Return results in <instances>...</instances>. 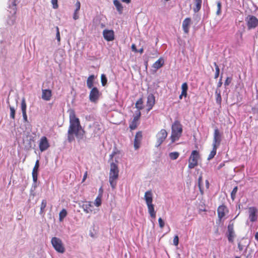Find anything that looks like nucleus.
Here are the masks:
<instances>
[{"label":"nucleus","mask_w":258,"mask_h":258,"mask_svg":"<svg viewBox=\"0 0 258 258\" xmlns=\"http://www.w3.org/2000/svg\"><path fill=\"white\" fill-rule=\"evenodd\" d=\"M10 117L13 119L15 118V109L14 107L10 106Z\"/></svg>","instance_id":"nucleus-36"},{"label":"nucleus","mask_w":258,"mask_h":258,"mask_svg":"<svg viewBox=\"0 0 258 258\" xmlns=\"http://www.w3.org/2000/svg\"><path fill=\"white\" fill-rule=\"evenodd\" d=\"M158 222H159V227L161 229H162L164 227V225H165L164 221L162 220V219L161 218H159L158 219Z\"/></svg>","instance_id":"nucleus-43"},{"label":"nucleus","mask_w":258,"mask_h":258,"mask_svg":"<svg viewBox=\"0 0 258 258\" xmlns=\"http://www.w3.org/2000/svg\"><path fill=\"white\" fill-rule=\"evenodd\" d=\"M113 4L118 12L121 13L123 10V7L120 3L118 0H114Z\"/></svg>","instance_id":"nucleus-24"},{"label":"nucleus","mask_w":258,"mask_h":258,"mask_svg":"<svg viewBox=\"0 0 258 258\" xmlns=\"http://www.w3.org/2000/svg\"><path fill=\"white\" fill-rule=\"evenodd\" d=\"M221 13V3L220 2L217 3V10L216 12V14L217 15H219Z\"/></svg>","instance_id":"nucleus-39"},{"label":"nucleus","mask_w":258,"mask_h":258,"mask_svg":"<svg viewBox=\"0 0 258 258\" xmlns=\"http://www.w3.org/2000/svg\"><path fill=\"white\" fill-rule=\"evenodd\" d=\"M222 141L221 134L218 128H216L214 132L213 142L212 146L219 147Z\"/></svg>","instance_id":"nucleus-10"},{"label":"nucleus","mask_w":258,"mask_h":258,"mask_svg":"<svg viewBox=\"0 0 258 258\" xmlns=\"http://www.w3.org/2000/svg\"><path fill=\"white\" fill-rule=\"evenodd\" d=\"M245 21L249 30L255 28L258 25V19L254 16L248 15Z\"/></svg>","instance_id":"nucleus-7"},{"label":"nucleus","mask_w":258,"mask_h":258,"mask_svg":"<svg viewBox=\"0 0 258 258\" xmlns=\"http://www.w3.org/2000/svg\"><path fill=\"white\" fill-rule=\"evenodd\" d=\"M102 203L101 198L100 197H97L95 200V205L96 207H99Z\"/></svg>","instance_id":"nucleus-38"},{"label":"nucleus","mask_w":258,"mask_h":258,"mask_svg":"<svg viewBox=\"0 0 258 258\" xmlns=\"http://www.w3.org/2000/svg\"><path fill=\"white\" fill-rule=\"evenodd\" d=\"M215 70H216V71H215V73L214 78L217 79L219 76V73H220V69L218 67V66H216Z\"/></svg>","instance_id":"nucleus-42"},{"label":"nucleus","mask_w":258,"mask_h":258,"mask_svg":"<svg viewBox=\"0 0 258 258\" xmlns=\"http://www.w3.org/2000/svg\"><path fill=\"white\" fill-rule=\"evenodd\" d=\"M144 49L143 48H141L139 51L137 52H139L140 53H142L143 52Z\"/></svg>","instance_id":"nucleus-57"},{"label":"nucleus","mask_w":258,"mask_h":258,"mask_svg":"<svg viewBox=\"0 0 258 258\" xmlns=\"http://www.w3.org/2000/svg\"><path fill=\"white\" fill-rule=\"evenodd\" d=\"M162 66L161 65H160V66H156V67H155V68H156L157 69L161 68Z\"/></svg>","instance_id":"nucleus-58"},{"label":"nucleus","mask_w":258,"mask_h":258,"mask_svg":"<svg viewBox=\"0 0 258 258\" xmlns=\"http://www.w3.org/2000/svg\"><path fill=\"white\" fill-rule=\"evenodd\" d=\"M39 166V160H37L35 164L34 167H33V170H32V178L34 182H36L37 181V176H38V168Z\"/></svg>","instance_id":"nucleus-20"},{"label":"nucleus","mask_w":258,"mask_h":258,"mask_svg":"<svg viewBox=\"0 0 258 258\" xmlns=\"http://www.w3.org/2000/svg\"><path fill=\"white\" fill-rule=\"evenodd\" d=\"M235 236V235L234 231L228 232L227 238H228V240L229 242H231V243L233 242L234 238Z\"/></svg>","instance_id":"nucleus-32"},{"label":"nucleus","mask_w":258,"mask_h":258,"mask_svg":"<svg viewBox=\"0 0 258 258\" xmlns=\"http://www.w3.org/2000/svg\"><path fill=\"white\" fill-rule=\"evenodd\" d=\"M218 148V147H217L213 146L212 150L211 151L210 154L208 156V159H207L208 160H210L212 159L214 157V156L216 154L217 149Z\"/></svg>","instance_id":"nucleus-26"},{"label":"nucleus","mask_w":258,"mask_h":258,"mask_svg":"<svg viewBox=\"0 0 258 258\" xmlns=\"http://www.w3.org/2000/svg\"><path fill=\"white\" fill-rule=\"evenodd\" d=\"M191 24V19L190 18H185L182 22V29L185 34L189 33V27Z\"/></svg>","instance_id":"nucleus-18"},{"label":"nucleus","mask_w":258,"mask_h":258,"mask_svg":"<svg viewBox=\"0 0 258 258\" xmlns=\"http://www.w3.org/2000/svg\"><path fill=\"white\" fill-rule=\"evenodd\" d=\"M252 112L253 114H257L258 113V108L252 107L251 108Z\"/></svg>","instance_id":"nucleus-51"},{"label":"nucleus","mask_w":258,"mask_h":258,"mask_svg":"<svg viewBox=\"0 0 258 258\" xmlns=\"http://www.w3.org/2000/svg\"><path fill=\"white\" fill-rule=\"evenodd\" d=\"M99 98V92L96 87L92 88L90 94L89 99L92 102H96Z\"/></svg>","instance_id":"nucleus-14"},{"label":"nucleus","mask_w":258,"mask_h":258,"mask_svg":"<svg viewBox=\"0 0 258 258\" xmlns=\"http://www.w3.org/2000/svg\"><path fill=\"white\" fill-rule=\"evenodd\" d=\"M238 248L240 250H242V248L240 244H238Z\"/></svg>","instance_id":"nucleus-60"},{"label":"nucleus","mask_w":258,"mask_h":258,"mask_svg":"<svg viewBox=\"0 0 258 258\" xmlns=\"http://www.w3.org/2000/svg\"><path fill=\"white\" fill-rule=\"evenodd\" d=\"M145 200L148 207V212L151 218H156V212L154 210V206L153 202V194L151 190L146 191L144 196Z\"/></svg>","instance_id":"nucleus-4"},{"label":"nucleus","mask_w":258,"mask_h":258,"mask_svg":"<svg viewBox=\"0 0 258 258\" xmlns=\"http://www.w3.org/2000/svg\"><path fill=\"white\" fill-rule=\"evenodd\" d=\"M229 210L228 208L224 204L219 206L217 209V214L219 220L221 221L222 219L228 213Z\"/></svg>","instance_id":"nucleus-12"},{"label":"nucleus","mask_w":258,"mask_h":258,"mask_svg":"<svg viewBox=\"0 0 258 258\" xmlns=\"http://www.w3.org/2000/svg\"><path fill=\"white\" fill-rule=\"evenodd\" d=\"M52 96V92L49 89H42V98L45 101H49Z\"/></svg>","instance_id":"nucleus-21"},{"label":"nucleus","mask_w":258,"mask_h":258,"mask_svg":"<svg viewBox=\"0 0 258 258\" xmlns=\"http://www.w3.org/2000/svg\"><path fill=\"white\" fill-rule=\"evenodd\" d=\"M87 175H88V172H87V171H86L84 173L82 182H84L85 181V180L86 179V178L87 177Z\"/></svg>","instance_id":"nucleus-52"},{"label":"nucleus","mask_w":258,"mask_h":258,"mask_svg":"<svg viewBox=\"0 0 258 258\" xmlns=\"http://www.w3.org/2000/svg\"><path fill=\"white\" fill-rule=\"evenodd\" d=\"M136 107L138 109V111H140L143 108V100L142 98H140L136 102L135 104Z\"/></svg>","instance_id":"nucleus-25"},{"label":"nucleus","mask_w":258,"mask_h":258,"mask_svg":"<svg viewBox=\"0 0 258 258\" xmlns=\"http://www.w3.org/2000/svg\"><path fill=\"white\" fill-rule=\"evenodd\" d=\"M199 152L197 150L192 151L189 159L188 167L189 169L194 168L198 164V160L200 158Z\"/></svg>","instance_id":"nucleus-5"},{"label":"nucleus","mask_w":258,"mask_h":258,"mask_svg":"<svg viewBox=\"0 0 258 258\" xmlns=\"http://www.w3.org/2000/svg\"><path fill=\"white\" fill-rule=\"evenodd\" d=\"M195 1L196 7L194 9V11L197 12L201 9L202 0H195Z\"/></svg>","instance_id":"nucleus-31"},{"label":"nucleus","mask_w":258,"mask_h":258,"mask_svg":"<svg viewBox=\"0 0 258 258\" xmlns=\"http://www.w3.org/2000/svg\"><path fill=\"white\" fill-rule=\"evenodd\" d=\"M78 11H75V12H74V16H73V18L74 20H77L79 18V16L78 15Z\"/></svg>","instance_id":"nucleus-50"},{"label":"nucleus","mask_w":258,"mask_h":258,"mask_svg":"<svg viewBox=\"0 0 258 258\" xmlns=\"http://www.w3.org/2000/svg\"><path fill=\"white\" fill-rule=\"evenodd\" d=\"M235 258H241V257H240V256H236L235 257Z\"/></svg>","instance_id":"nucleus-61"},{"label":"nucleus","mask_w":258,"mask_h":258,"mask_svg":"<svg viewBox=\"0 0 258 258\" xmlns=\"http://www.w3.org/2000/svg\"><path fill=\"white\" fill-rule=\"evenodd\" d=\"M164 60L162 57H160L158 59L154 64H164Z\"/></svg>","instance_id":"nucleus-40"},{"label":"nucleus","mask_w":258,"mask_h":258,"mask_svg":"<svg viewBox=\"0 0 258 258\" xmlns=\"http://www.w3.org/2000/svg\"><path fill=\"white\" fill-rule=\"evenodd\" d=\"M257 210L254 207H251L248 208L249 219L250 222H253L257 220Z\"/></svg>","instance_id":"nucleus-16"},{"label":"nucleus","mask_w":258,"mask_h":258,"mask_svg":"<svg viewBox=\"0 0 258 258\" xmlns=\"http://www.w3.org/2000/svg\"><path fill=\"white\" fill-rule=\"evenodd\" d=\"M75 6H76L75 11L79 12V11L80 9V7H81V3H80V2L79 1H77Z\"/></svg>","instance_id":"nucleus-46"},{"label":"nucleus","mask_w":258,"mask_h":258,"mask_svg":"<svg viewBox=\"0 0 258 258\" xmlns=\"http://www.w3.org/2000/svg\"><path fill=\"white\" fill-rule=\"evenodd\" d=\"M155 99L154 96L151 94L147 97V106L148 107V111H150L155 104Z\"/></svg>","instance_id":"nucleus-19"},{"label":"nucleus","mask_w":258,"mask_h":258,"mask_svg":"<svg viewBox=\"0 0 258 258\" xmlns=\"http://www.w3.org/2000/svg\"><path fill=\"white\" fill-rule=\"evenodd\" d=\"M141 112L137 111L136 115L134 117L133 119L130 122L129 128L131 131L136 130L139 124V120L141 117Z\"/></svg>","instance_id":"nucleus-9"},{"label":"nucleus","mask_w":258,"mask_h":258,"mask_svg":"<svg viewBox=\"0 0 258 258\" xmlns=\"http://www.w3.org/2000/svg\"><path fill=\"white\" fill-rule=\"evenodd\" d=\"M99 131H100V128L99 127H94V135H93V137H94L98 136V135H97V134L98 132Z\"/></svg>","instance_id":"nucleus-47"},{"label":"nucleus","mask_w":258,"mask_h":258,"mask_svg":"<svg viewBox=\"0 0 258 258\" xmlns=\"http://www.w3.org/2000/svg\"><path fill=\"white\" fill-rule=\"evenodd\" d=\"M50 145L48 140L45 136L42 137L39 141V148L41 152H44L47 150Z\"/></svg>","instance_id":"nucleus-13"},{"label":"nucleus","mask_w":258,"mask_h":258,"mask_svg":"<svg viewBox=\"0 0 258 258\" xmlns=\"http://www.w3.org/2000/svg\"><path fill=\"white\" fill-rule=\"evenodd\" d=\"M94 79V75L90 76L87 80V85L88 88L91 89L93 86V81Z\"/></svg>","instance_id":"nucleus-23"},{"label":"nucleus","mask_w":258,"mask_h":258,"mask_svg":"<svg viewBox=\"0 0 258 258\" xmlns=\"http://www.w3.org/2000/svg\"><path fill=\"white\" fill-rule=\"evenodd\" d=\"M228 232H234V223L231 220L227 227Z\"/></svg>","instance_id":"nucleus-35"},{"label":"nucleus","mask_w":258,"mask_h":258,"mask_svg":"<svg viewBox=\"0 0 258 258\" xmlns=\"http://www.w3.org/2000/svg\"><path fill=\"white\" fill-rule=\"evenodd\" d=\"M201 179V177H200L199 178V180H200Z\"/></svg>","instance_id":"nucleus-64"},{"label":"nucleus","mask_w":258,"mask_h":258,"mask_svg":"<svg viewBox=\"0 0 258 258\" xmlns=\"http://www.w3.org/2000/svg\"><path fill=\"white\" fill-rule=\"evenodd\" d=\"M119 177V168L118 161L112 162L110 163V168L109 174V182L112 189H115Z\"/></svg>","instance_id":"nucleus-2"},{"label":"nucleus","mask_w":258,"mask_h":258,"mask_svg":"<svg viewBox=\"0 0 258 258\" xmlns=\"http://www.w3.org/2000/svg\"><path fill=\"white\" fill-rule=\"evenodd\" d=\"M146 69H147V65H146Z\"/></svg>","instance_id":"nucleus-63"},{"label":"nucleus","mask_w":258,"mask_h":258,"mask_svg":"<svg viewBox=\"0 0 258 258\" xmlns=\"http://www.w3.org/2000/svg\"><path fill=\"white\" fill-rule=\"evenodd\" d=\"M215 93H216V102L218 104L221 105V101H222V98H221V96L220 91L216 90Z\"/></svg>","instance_id":"nucleus-28"},{"label":"nucleus","mask_w":258,"mask_h":258,"mask_svg":"<svg viewBox=\"0 0 258 258\" xmlns=\"http://www.w3.org/2000/svg\"><path fill=\"white\" fill-rule=\"evenodd\" d=\"M222 76L221 77L220 79V80L218 83V85H217V87L218 88H220L221 87V86H222Z\"/></svg>","instance_id":"nucleus-53"},{"label":"nucleus","mask_w":258,"mask_h":258,"mask_svg":"<svg viewBox=\"0 0 258 258\" xmlns=\"http://www.w3.org/2000/svg\"><path fill=\"white\" fill-rule=\"evenodd\" d=\"M47 205V201L46 200L44 199L42 201L41 205H40V214H43L45 213V209Z\"/></svg>","instance_id":"nucleus-27"},{"label":"nucleus","mask_w":258,"mask_h":258,"mask_svg":"<svg viewBox=\"0 0 258 258\" xmlns=\"http://www.w3.org/2000/svg\"><path fill=\"white\" fill-rule=\"evenodd\" d=\"M132 48L133 51H134L135 52H137L138 51L137 49H136V45L135 44H132Z\"/></svg>","instance_id":"nucleus-54"},{"label":"nucleus","mask_w":258,"mask_h":258,"mask_svg":"<svg viewBox=\"0 0 258 258\" xmlns=\"http://www.w3.org/2000/svg\"><path fill=\"white\" fill-rule=\"evenodd\" d=\"M70 125L68 130L67 139L69 143L75 141V136L78 142L83 140L85 135V131L82 128L79 119L77 117L74 110H71L69 114Z\"/></svg>","instance_id":"nucleus-1"},{"label":"nucleus","mask_w":258,"mask_h":258,"mask_svg":"<svg viewBox=\"0 0 258 258\" xmlns=\"http://www.w3.org/2000/svg\"><path fill=\"white\" fill-rule=\"evenodd\" d=\"M223 165H224V164H221L219 166L218 169H220V168H221Z\"/></svg>","instance_id":"nucleus-59"},{"label":"nucleus","mask_w":258,"mask_h":258,"mask_svg":"<svg viewBox=\"0 0 258 258\" xmlns=\"http://www.w3.org/2000/svg\"><path fill=\"white\" fill-rule=\"evenodd\" d=\"M254 237H255V239L258 241V232H256L255 234V236H254Z\"/></svg>","instance_id":"nucleus-55"},{"label":"nucleus","mask_w":258,"mask_h":258,"mask_svg":"<svg viewBox=\"0 0 258 258\" xmlns=\"http://www.w3.org/2000/svg\"><path fill=\"white\" fill-rule=\"evenodd\" d=\"M21 108L22 113L26 112L27 104L25 98H23L21 103Z\"/></svg>","instance_id":"nucleus-29"},{"label":"nucleus","mask_w":258,"mask_h":258,"mask_svg":"<svg viewBox=\"0 0 258 258\" xmlns=\"http://www.w3.org/2000/svg\"><path fill=\"white\" fill-rule=\"evenodd\" d=\"M232 81V78L231 77H227L225 80V82L224 83V85L225 86H228Z\"/></svg>","instance_id":"nucleus-45"},{"label":"nucleus","mask_w":258,"mask_h":258,"mask_svg":"<svg viewBox=\"0 0 258 258\" xmlns=\"http://www.w3.org/2000/svg\"><path fill=\"white\" fill-rule=\"evenodd\" d=\"M237 190L238 187L237 186H235L231 193V198L232 200V201H234L235 200Z\"/></svg>","instance_id":"nucleus-34"},{"label":"nucleus","mask_w":258,"mask_h":258,"mask_svg":"<svg viewBox=\"0 0 258 258\" xmlns=\"http://www.w3.org/2000/svg\"><path fill=\"white\" fill-rule=\"evenodd\" d=\"M173 244L175 246H177L179 243V238L177 235H175L174 237L173 240Z\"/></svg>","instance_id":"nucleus-41"},{"label":"nucleus","mask_w":258,"mask_h":258,"mask_svg":"<svg viewBox=\"0 0 258 258\" xmlns=\"http://www.w3.org/2000/svg\"><path fill=\"white\" fill-rule=\"evenodd\" d=\"M142 140H143L142 132V131L137 132L136 134L134 141V147L135 150H138L140 148Z\"/></svg>","instance_id":"nucleus-11"},{"label":"nucleus","mask_w":258,"mask_h":258,"mask_svg":"<svg viewBox=\"0 0 258 258\" xmlns=\"http://www.w3.org/2000/svg\"><path fill=\"white\" fill-rule=\"evenodd\" d=\"M167 132L165 129L161 130L157 134V147L160 146L165 141L167 137Z\"/></svg>","instance_id":"nucleus-8"},{"label":"nucleus","mask_w":258,"mask_h":258,"mask_svg":"<svg viewBox=\"0 0 258 258\" xmlns=\"http://www.w3.org/2000/svg\"><path fill=\"white\" fill-rule=\"evenodd\" d=\"M123 2L126 3L127 4L130 3L131 2V0H121Z\"/></svg>","instance_id":"nucleus-56"},{"label":"nucleus","mask_w":258,"mask_h":258,"mask_svg":"<svg viewBox=\"0 0 258 258\" xmlns=\"http://www.w3.org/2000/svg\"><path fill=\"white\" fill-rule=\"evenodd\" d=\"M104 39L107 41H111L114 39V34L113 30H104L103 32Z\"/></svg>","instance_id":"nucleus-17"},{"label":"nucleus","mask_w":258,"mask_h":258,"mask_svg":"<svg viewBox=\"0 0 258 258\" xmlns=\"http://www.w3.org/2000/svg\"><path fill=\"white\" fill-rule=\"evenodd\" d=\"M51 243L54 249L58 252L63 253L65 251V247L62 240L56 237H52Z\"/></svg>","instance_id":"nucleus-6"},{"label":"nucleus","mask_w":258,"mask_h":258,"mask_svg":"<svg viewBox=\"0 0 258 258\" xmlns=\"http://www.w3.org/2000/svg\"><path fill=\"white\" fill-rule=\"evenodd\" d=\"M181 94L179 95V99H181L182 98V97H186L187 95V90H188V85L185 82L183 83L181 85Z\"/></svg>","instance_id":"nucleus-22"},{"label":"nucleus","mask_w":258,"mask_h":258,"mask_svg":"<svg viewBox=\"0 0 258 258\" xmlns=\"http://www.w3.org/2000/svg\"><path fill=\"white\" fill-rule=\"evenodd\" d=\"M51 2L53 6V8L57 9L58 7V5L57 4V0H51Z\"/></svg>","instance_id":"nucleus-44"},{"label":"nucleus","mask_w":258,"mask_h":258,"mask_svg":"<svg viewBox=\"0 0 258 258\" xmlns=\"http://www.w3.org/2000/svg\"><path fill=\"white\" fill-rule=\"evenodd\" d=\"M56 38H57V41L59 42L60 40V34H59V28L57 26L56 27Z\"/></svg>","instance_id":"nucleus-48"},{"label":"nucleus","mask_w":258,"mask_h":258,"mask_svg":"<svg viewBox=\"0 0 258 258\" xmlns=\"http://www.w3.org/2000/svg\"><path fill=\"white\" fill-rule=\"evenodd\" d=\"M67 215V212L66 210L62 209L59 213V220L62 221Z\"/></svg>","instance_id":"nucleus-30"},{"label":"nucleus","mask_w":258,"mask_h":258,"mask_svg":"<svg viewBox=\"0 0 258 258\" xmlns=\"http://www.w3.org/2000/svg\"><path fill=\"white\" fill-rule=\"evenodd\" d=\"M84 211L86 213H92L94 212V206L90 201L84 202L82 206Z\"/></svg>","instance_id":"nucleus-15"},{"label":"nucleus","mask_w":258,"mask_h":258,"mask_svg":"<svg viewBox=\"0 0 258 258\" xmlns=\"http://www.w3.org/2000/svg\"><path fill=\"white\" fill-rule=\"evenodd\" d=\"M101 81L103 86H104L107 84V80L104 74L101 75Z\"/></svg>","instance_id":"nucleus-37"},{"label":"nucleus","mask_w":258,"mask_h":258,"mask_svg":"<svg viewBox=\"0 0 258 258\" xmlns=\"http://www.w3.org/2000/svg\"><path fill=\"white\" fill-rule=\"evenodd\" d=\"M182 132V125L179 120H175L171 126V142L174 143L180 137Z\"/></svg>","instance_id":"nucleus-3"},{"label":"nucleus","mask_w":258,"mask_h":258,"mask_svg":"<svg viewBox=\"0 0 258 258\" xmlns=\"http://www.w3.org/2000/svg\"><path fill=\"white\" fill-rule=\"evenodd\" d=\"M179 154L177 152H171L169 154V157L172 160H175L179 157Z\"/></svg>","instance_id":"nucleus-33"},{"label":"nucleus","mask_w":258,"mask_h":258,"mask_svg":"<svg viewBox=\"0 0 258 258\" xmlns=\"http://www.w3.org/2000/svg\"><path fill=\"white\" fill-rule=\"evenodd\" d=\"M31 145H30L28 147V148H31Z\"/></svg>","instance_id":"nucleus-62"},{"label":"nucleus","mask_w":258,"mask_h":258,"mask_svg":"<svg viewBox=\"0 0 258 258\" xmlns=\"http://www.w3.org/2000/svg\"><path fill=\"white\" fill-rule=\"evenodd\" d=\"M23 120L25 122H28L27 112L22 113Z\"/></svg>","instance_id":"nucleus-49"}]
</instances>
